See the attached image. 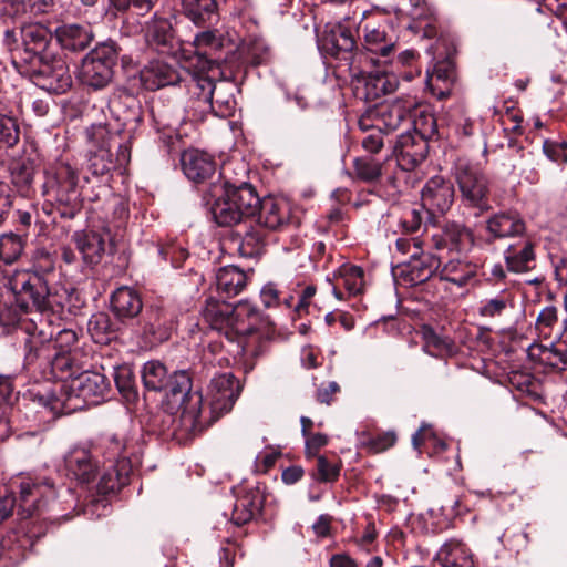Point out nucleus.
I'll return each mask as SVG.
<instances>
[{"mask_svg": "<svg viewBox=\"0 0 567 567\" xmlns=\"http://www.w3.org/2000/svg\"><path fill=\"white\" fill-rule=\"evenodd\" d=\"M43 265H33L30 270L17 271L10 280V289L20 310L25 313L34 309L40 315H54L65 306L76 307L72 298L78 299L74 288L53 284L54 264L50 255L42 258Z\"/></svg>", "mask_w": 567, "mask_h": 567, "instance_id": "1", "label": "nucleus"}, {"mask_svg": "<svg viewBox=\"0 0 567 567\" xmlns=\"http://www.w3.org/2000/svg\"><path fill=\"white\" fill-rule=\"evenodd\" d=\"M111 390L107 378L99 372L82 371L59 390L43 386L31 390L32 401L48 408L54 414H71L102 402Z\"/></svg>", "mask_w": 567, "mask_h": 567, "instance_id": "2", "label": "nucleus"}, {"mask_svg": "<svg viewBox=\"0 0 567 567\" xmlns=\"http://www.w3.org/2000/svg\"><path fill=\"white\" fill-rule=\"evenodd\" d=\"M78 172L66 163L59 164L53 173H47L42 195L48 199L42 205L45 215L56 214L62 219H74L83 209V198L78 188Z\"/></svg>", "mask_w": 567, "mask_h": 567, "instance_id": "3", "label": "nucleus"}, {"mask_svg": "<svg viewBox=\"0 0 567 567\" xmlns=\"http://www.w3.org/2000/svg\"><path fill=\"white\" fill-rule=\"evenodd\" d=\"M192 389L193 381L189 372L178 370L169 374L167 386L163 392L181 412L179 422L184 430L196 434L205 429L206 421L202 419L203 396Z\"/></svg>", "mask_w": 567, "mask_h": 567, "instance_id": "4", "label": "nucleus"}, {"mask_svg": "<svg viewBox=\"0 0 567 567\" xmlns=\"http://www.w3.org/2000/svg\"><path fill=\"white\" fill-rule=\"evenodd\" d=\"M45 340H29V351L25 360L29 364H37L38 368H49L51 378L69 383L73 378L83 371L81 361L82 352H52L51 343Z\"/></svg>", "mask_w": 567, "mask_h": 567, "instance_id": "5", "label": "nucleus"}, {"mask_svg": "<svg viewBox=\"0 0 567 567\" xmlns=\"http://www.w3.org/2000/svg\"><path fill=\"white\" fill-rule=\"evenodd\" d=\"M196 55L193 60L202 71H215L221 63L234 64L238 44L218 30H205L194 38Z\"/></svg>", "mask_w": 567, "mask_h": 567, "instance_id": "6", "label": "nucleus"}, {"mask_svg": "<svg viewBox=\"0 0 567 567\" xmlns=\"http://www.w3.org/2000/svg\"><path fill=\"white\" fill-rule=\"evenodd\" d=\"M60 496L69 498L71 505L74 503V495L71 488L63 487L56 491L51 478L28 477L20 483L18 515L22 519L30 518L40 513L48 501L52 502V509L58 512L55 498Z\"/></svg>", "mask_w": 567, "mask_h": 567, "instance_id": "7", "label": "nucleus"}, {"mask_svg": "<svg viewBox=\"0 0 567 567\" xmlns=\"http://www.w3.org/2000/svg\"><path fill=\"white\" fill-rule=\"evenodd\" d=\"M18 72L40 89L53 94L66 93L73 84L69 65L58 53L39 60Z\"/></svg>", "mask_w": 567, "mask_h": 567, "instance_id": "8", "label": "nucleus"}, {"mask_svg": "<svg viewBox=\"0 0 567 567\" xmlns=\"http://www.w3.org/2000/svg\"><path fill=\"white\" fill-rule=\"evenodd\" d=\"M455 179L462 205L474 209L476 217L492 208L488 198L489 181L480 168L468 164H460L455 168Z\"/></svg>", "mask_w": 567, "mask_h": 567, "instance_id": "9", "label": "nucleus"}, {"mask_svg": "<svg viewBox=\"0 0 567 567\" xmlns=\"http://www.w3.org/2000/svg\"><path fill=\"white\" fill-rule=\"evenodd\" d=\"M117 62V49L114 42H105L94 48L82 61L80 79L83 84L101 90L107 86Z\"/></svg>", "mask_w": 567, "mask_h": 567, "instance_id": "10", "label": "nucleus"}, {"mask_svg": "<svg viewBox=\"0 0 567 567\" xmlns=\"http://www.w3.org/2000/svg\"><path fill=\"white\" fill-rule=\"evenodd\" d=\"M53 34L48 27L41 23L22 24L20 28L22 49L14 54L13 61L17 71L56 53L52 42Z\"/></svg>", "mask_w": 567, "mask_h": 567, "instance_id": "11", "label": "nucleus"}, {"mask_svg": "<svg viewBox=\"0 0 567 567\" xmlns=\"http://www.w3.org/2000/svg\"><path fill=\"white\" fill-rule=\"evenodd\" d=\"M176 327L177 321L173 310L152 305L146 308L142 317V338L150 346L159 344L171 339Z\"/></svg>", "mask_w": 567, "mask_h": 567, "instance_id": "12", "label": "nucleus"}, {"mask_svg": "<svg viewBox=\"0 0 567 567\" xmlns=\"http://www.w3.org/2000/svg\"><path fill=\"white\" fill-rule=\"evenodd\" d=\"M240 392L241 384L230 372L217 374L210 380L207 395L215 419L233 409Z\"/></svg>", "mask_w": 567, "mask_h": 567, "instance_id": "13", "label": "nucleus"}, {"mask_svg": "<svg viewBox=\"0 0 567 567\" xmlns=\"http://www.w3.org/2000/svg\"><path fill=\"white\" fill-rule=\"evenodd\" d=\"M174 17L154 13L143 25L144 40L148 48L159 52H173L179 45V39L173 23Z\"/></svg>", "mask_w": 567, "mask_h": 567, "instance_id": "14", "label": "nucleus"}, {"mask_svg": "<svg viewBox=\"0 0 567 567\" xmlns=\"http://www.w3.org/2000/svg\"><path fill=\"white\" fill-rule=\"evenodd\" d=\"M355 33L354 23L346 19L324 31L320 47L330 56L346 60L357 49Z\"/></svg>", "mask_w": 567, "mask_h": 567, "instance_id": "15", "label": "nucleus"}, {"mask_svg": "<svg viewBox=\"0 0 567 567\" xmlns=\"http://www.w3.org/2000/svg\"><path fill=\"white\" fill-rule=\"evenodd\" d=\"M109 111L123 130L134 131L143 121L140 101L126 89L116 90L109 100Z\"/></svg>", "mask_w": 567, "mask_h": 567, "instance_id": "16", "label": "nucleus"}, {"mask_svg": "<svg viewBox=\"0 0 567 567\" xmlns=\"http://www.w3.org/2000/svg\"><path fill=\"white\" fill-rule=\"evenodd\" d=\"M398 165L406 172L414 169L425 161L429 154V143L417 134L406 132L401 134L393 146Z\"/></svg>", "mask_w": 567, "mask_h": 567, "instance_id": "17", "label": "nucleus"}, {"mask_svg": "<svg viewBox=\"0 0 567 567\" xmlns=\"http://www.w3.org/2000/svg\"><path fill=\"white\" fill-rule=\"evenodd\" d=\"M256 216L259 227L269 230H281L290 225H299V219L292 215L291 206L286 200L260 199Z\"/></svg>", "mask_w": 567, "mask_h": 567, "instance_id": "18", "label": "nucleus"}, {"mask_svg": "<svg viewBox=\"0 0 567 567\" xmlns=\"http://www.w3.org/2000/svg\"><path fill=\"white\" fill-rule=\"evenodd\" d=\"M357 95L365 101H375L383 95L393 93L399 81L393 73L373 70L353 80Z\"/></svg>", "mask_w": 567, "mask_h": 567, "instance_id": "19", "label": "nucleus"}, {"mask_svg": "<svg viewBox=\"0 0 567 567\" xmlns=\"http://www.w3.org/2000/svg\"><path fill=\"white\" fill-rule=\"evenodd\" d=\"M454 186L443 176L435 175L431 177L422 189V207L430 213H445L447 212L454 200Z\"/></svg>", "mask_w": 567, "mask_h": 567, "instance_id": "20", "label": "nucleus"}, {"mask_svg": "<svg viewBox=\"0 0 567 567\" xmlns=\"http://www.w3.org/2000/svg\"><path fill=\"white\" fill-rule=\"evenodd\" d=\"M107 240H110V234L106 230L84 229L72 235V241L81 254L83 262L90 267L102 261Z\"/></svg>", "mask_w": 567, "mask_h": 567, "instance_id": "21", "label": "nucleus"}, {"mask_svg": "<svg viewBox=\"0 0 567 567\" xmlns=\"http://www.w3.org/2000/svg\"><path fill=\"white\" fill-rule=\"evenodd\" d=\"M457 81V72L454 60L446 56L435 62L432 71L426 72V85L437 100H446L453 95Z\"/></svg>", "mask_w": 567, "mask_h": 567, "instance_id": "22", "label": "nucleus"}, {"mask_svg": "<svg viewBox=\"0 0 567 567\" xmlns=\"http://www.w3.org/2000/svg\"><path fill=\"white\" fill-rule=\"evenodd\" d=\"M181 165L185 176L196 184L209 181L216 174L217 168L215 158L197 148L184 151L181 154Z\"/></svg>", "mask_w": 567, "mask_h": 567, "instance_id": "23", "label": "nucleus"}, {"mask_svg": "<svg viewBox=\"0 0 567 567\" xmlns=\"http://www.w3.org/2000/svg\"><path fill=\"white\" fill-rule=\"evenodd\" d=\"M485 229L494 239L522 237L526 231V223L515 209L499 210L486 219Z\"/></svg>", "mask_w": 567, "mask_h": 567, "instance_id": "24", "label": "nucleus"}, {"mask_svg": "<svg viewBox=\"0 0 567 567\" xmlns=\"http://www.w3.org/2000/svg\"><path fill=\"white\" fill-rule=\"evenodd\" d=\"M432 244L436 250L461 252L473 245V231L463 224L449 221L432 235Z\"/></svg>", "mask_w": 567, "mask_h": 567, "instance_id": "25", "label": "nucleus"}, {"mask_svg": "<svg viewBox=\"0 0 567 567\" xmlns=\"http://www.w3.org/2000/svg\"><path fill=\"white\" fill-rule=\"evenodd\" d=\"M182 78L176 68L162 60H152L140 71V81L147 91L176 85Z\"/></svg>", "mask_w": 567, "mask_h": 567, "instance_id": "26", "label": "nucleus"}, {"mask_svg": "<svg viewBox=\"0 0 567 567\" xmlns=\"http://www.w3.org/2000/svg\"><path fill=\"white\" fill-rule=\"evenodd\" d=\"M110 309L120 322L126 323L142 313L143 299L134 288L122 286L112 292Z\"/></svg>", "mask_w": 567, "mask_h": 567, "instance_id": "27", "label": "nucleus"}, {"mask_svg": "<svg viewBox=\"0 0 567 567\" xmlns=\"http://www.w3.org/2000/svg\"><path fill=\"white\" fill-rule=\"evenodd\" d=\"M214 190H224L228 199L235 203L250 221L256 217L260 206V197L251 184L233 185L225 182L220 185L214 184Z\"/></svg>", "mask_w": 567, "mask_h": 567, "instance_id": "28", "label": "nucleus"}, {"mask_svg": "<svg viewBox=\"0 0 567 567\" xmlns=\"http://www.w3.org/2000/svg\"><path fill=\"white\" fill-rule=\"evenodd\" d=\"M270 324L268 317H265L255 306L248 301H239L234 306V333L238 336H250Z\"/></svg>", "mask_w": 567, "mask_h": 567, "instance_id": "29", "label": "nucleus"}, {"mask_svg": "<svg viewBox=\"0 0 567 567\" xmlns=\"http://www.w3.org/2000/svg\"><path fill=\"white\" fill-rule=\"evenodd\" d=\"M64 465L68 474L81 483L91 482L97 472V462L91 451L83 446L72 447L64 456Z\"/></svg>", "mask_w": 567, "mask_h": 567, "instance_id": "30", "label": "nucleus"}, {"mask_svg": "<svg viewBox=\"0 0 567 567\" xmlns=\"http://www.w3.org/2000/svg\"><path fill=\"white\" fill-rule=\"evenodd\" d=\"M0 326L3 327L7 333L21 330L32 337V340H50L53 337L52 332L45 333L33 318H28L13 307H6L0 311Z\"/></svg>", "mask_w": 567, "mask_h": 567, "instance_id": "31", "label": "nucleus"}, {"mask_svg": "<svg viewBox=\"0 0 567 567\" xmlns=\"http://www.w3.org/2000/svg\"><path fill=\"white\" fill-rule=\"evenodd\" d=\"M265 495L258 486L245 491L237 497L231 520L237 526L245 525L261 514Z\"/></svg>", "mask_w": 567, "mask_h": 567, "instance_id": "32", "label": "nucleus"}, {"mask_svg": "<svg viewBox=\"0 0 567 567\" xmlns=\"http://www.w3.org/2000/svg\"><path fill=\"white\" fill-rule=\"evenodd\" d=\"M54 37L63 50L80 52L91 44L93 32L85 24L65 23L55 29Z\"/></svg>", "mask_w": 567, "mask_h": 567, "instance_id": "33", "label": "nucleus"}, {"mask_svg": "<svg viewBox=\"0 0 567 567\" xmlns=\"http://www.w3.org/2000/svg\"><path fill=\"white\" fill-rule=\"evenodd\" d=\"M133 472L131 458H118L116 463H110L97 483L100 494H110L121 491L128 484L130 475Z\"/></svg>", "mask_w": 567, "mask_h": 567, "instance_id": "34", "label": "nucleus"}, {"mask_svg": "<svg viewBox=\"0 0 567 567\" xmlns=\"http://www.w3.org/2000/svg\"><path fill=\"white\" fill-rule=\"evenodd\" d=\"M372 115H374L377 128L384 133L398 130L403 122H411L410 112L402 101L377 105L372 110Z\"/></svg>", "mask_w": 567, "mask_h": 567, "instance_id": "35", "label": "nucleus"}, {"mask_svg": "<svg viewBox=\"0 0 567 567\" xmlns=\"http://www.w3.org/2000/svg\"><path fill=\"white\" fill-rule=\"evenodd\" d=\"M205 320L210 327L224 331L228 339L234 333V306L225 301L209 298L203 311Z\"/></svg>", "mask_w": 567, "mask_h": 567, "instance_id": "36", "label": "nucleus"}, {"mask_svg": "<svg viewBox=\"0 0 567 567\" xmlns=\"http://www.w3.org/2000/svg\"><path fill=\"white\" fill-rule=\"evenodd\" d=\"M212 196L215 197L212 204V214L214 220L221 227H230L240 223L250 221L243 210L235 203L228 199L224 190H214L212 187Z\"/></svg>", "mask_w": 567, "mask_h": 567, "instance_id": "37", "label": "nucleus"}, {"mask_svg": "<svg viewBox=\"0 0 567 567\" xmlns=\"http://www.w3.org/2000/svg\"><path fill=\"white\" fill-rule=\"evenodd\" d=\"M189 80L187 81V90L189 94L198 102L204 104V109H212L216 92V84L210 71H202L196 63L190 64Z\"/></svg>", "mask_w": 567, "mask_h": 567, "instance_id": "38", "label": "nucleus"}, {"mask_svg": "<svg viewBox=\"0 0 567 567\" xmlns=\"http://www.w3.org/2000/svg\"><path fill=\"white\" fill-rule=\"evenodd\" d=\"M434 561L440 567H475L471 550L464 543L454 538L441 546Z\"/></svg>", "mask_w": 567, "mask_h": 567, "instance_id": "39", "label": "nucleus"}, {"mask_svg": "<svg viewBox=\"0 0 567 567\" xmlns=\"http://www.w3.org/2000/svg\"><path fill=\"white\" fill-rule=\"evenodd\" d=\"M32 546L27 535L18 532L8 534L0 543V567H17L24 560L27 548Z\"/></svg>", "mask_w": 567, "mask_h": 567, "instance_id": "40", "label": "nucleus"}, {"mask_svg": "<svg viewBox=\"0 0 567 567\" xmlns=\"http://www.w3.org/2000/svg\"><path fill=\"white\" fill-rule=\"evenodd\" d=\"M504 256L509 271L526 272L534 268L535 244L528 238H523L518 243L509 245Z\"/></svg>", "mask_w": 567, "mask_h": 567, "instance_id": "41", "label": "nucleus"}, {"mask_svg": "<svg viewBox=\"0 0 567 567\" xmlns=\"http://www.w3.org/2000/svg\"><path fill=\"white\" fill-rule=\"evenodd\" d=\"M249 275L239 267L229 265L218 269L216 274V287L224 298L239 295L247 286Z\"/></svg>", "mask_w": 567, "mask_h": 567, "instance_id": "42", "label": "nucleus"}, {"mask_svg": "<svg viewBox=\"0 0 567 567\" xmlns=\"http://www.w3.org/2000/svg\"><path fill=\"white\" fill-rule=\"evenodd\" d=\"M412 262L409 270V281L411 285H420L431 279L441 270V258L433 254H425L422 249L411 254Z\"/></svg>", "mask_w": 567, "mask_h": 567, "instance_id": "43", "label": "nucleus"}, {"mask_svg": "<svg viewBox=\"0 0 567 567\" xmlns=\"http://www.w3.org/2000/svg\"><path fill=\"white\" fill-rule=\"evenodd\" d=\"M514 307V292L508 289H504L498 293L482 300L477 312L483 318L499 320L511 313Z\"/></svg>", "mask_w": 567, "mask_h": 567, "instance_id": "44", "label": "nucleus"}, {"mask_svg": "<svg viewBox=\"0 0 567 567\" xmlns=\"http://www.w3.org/2000/svg\"><path fill=\"white\" fill-rule=\"evenodd\" d=\"M420 333L424 342L423 350L430 355L443 358L456 352L455 342L450 337L437 333L431 326L423 324Z\"/></svg>", "mask_w": 567, "mask_h": 567, "instance_id": "45", "label": "nucleus"}, {"mask_svg": "<svg viewBox=\"0 0 567 567\" xmlns=\"http://www.w3.org/2000/svg\"><path fill=\"white\" fill-rule=\"evenodd\" d=\"M477 265L465 259H451L440 270V279L464 287L477 274Z\"/></svg>", "mask_w": 567, "mask_h": 567, "instance_id": "46", "label": "nucleus"}, {"mask_svg": "<svg viewBox=\"0 0 567 567\" xmlns=\"http://www.w3.org/2000/svg\"><path fill=\"white\" fill-rule=\"evenodd\" d=\"M529 357L551 370L559 372L567 371V351H564L563 348L555 342H553L550 347L543 344L532 346L529 348Z\"/></svg>", "mask_w": 567, "mask_h": 567, "instance_id": "47", "label": "nucleus"}, {"mask_svg": "<svg viewBox=\"0 0 567 567\" xmlns=\"http://www.w3.org/2000/svg\"><path fill=\"white\" fill-rule=\"evenodd\" d=\"M184 14L196 25H204L218 20L216 0H182Z\"/></svg>", "mask_w": 567, "mask_h": 567, "instance_id": "48", "label": "nucleus"}, {"mask_svg": "<svg viewBox=\"0 0 567 567\" xmlns=\"http://www.w3.org/2000/svg\"><path fill=\"white\" fill-rule=\"evenodd\" d=\"M514 168L517 169L519 176L530 185L538 184L542 173L548 174L550 171L546 159L533 152L523 153L519 165Z\"/></svg>", "mask_w": 567, "mask_h": 567, "instance_id": "49", "label": "nucleus"}, {"mask_svg": "<svg viewBox=\"0 0 567 567\" xmlns=\"http://www.w3.org/2000/svg\"><path fill=\"white\" fill-rule=\"evenodd\" d=\"M364 49L372 54H380L382 58H388L395 49V42L392 37H389L381 27L364 28Z\"/></svg>", "mask_w": 567, "mask_h": 567, "instance_id": "50", "label": "nucleus"}, {"mask_svg": "<svg viewBox=\"0 0 567 567\" xmlns=\"http://www.w3.org/2000/svg\"><path fill=\"white\" fill-rule=\"evenodd\" d=\"M353 178L355 181L375 184L383 174V163L369 156H358L353 159Z\"/></svg>", "mask_w": 567, "mask_h": 567, "instance_id": "51", "label": "nucleus"}, {"mask_svg": "<svg viewBox=\"0 0 567 567\" xmlns=\"http://www.w3.org/2000/svg\"><path fill=\"white\" fill-rule=\"evenodd\" d=\"M144 388L153 392H163L167 386L169 373L166 367L156 360L147 361L142 368Z\"/></svg>", "mask_w": 567, "mask_h": 567, "instance_id": "52", "label": "nucleus"}, {"mask_svg": "<svg viewBox=\"0 0 567 567\" xmlns=\"http://www.w3.org/2000/svg\"><path fill=\"white\" fill-rule=\"evenodd\" d=\"M380 54H372L367 49L359 50L358 48L351 51V54L344 60L349 64V70L352 79H357L363 74L371 73L379 62Z\"/></svg>", "mask_w": 567, "mask_h": 567, "instance_id": "53", "label": "nucleus"}, {"mask_svg": "<svg viewBox=\"0 0 567 567\" xmlns=\"http://www.w3.org/2000/svg\"><path fill=\"white\" fill-rule=\"evenodd\" d=\"M268 58V49L258 42L238 44L237 56L233 65L258 66L264 64Z\"/></svg>", "mask_w": 567, "mask_h": 567, "instance_id": "54", "label": "nucleus"}, {"mask_svg": "<svg viewBox=\"0 0 567 567\" xmlns=\"http://www.w3.org/2000/svg\"><path fill=\"white\" fill-rule=\"evenodd\" d=\"M101 447L103 449L104 457L110 463H116L118 458L128 457L132 454L131 447L127 444V439L124 434H110L102 439Z\"/></svg>", "mask_w": 567, "mask_h": 567, "instance_id": "55", "label": "nucleus"}, {"mask_svg": "<svg viewBox=\"0 0 567 567\" xmlns=\"http://www.w3.org/2000/svg\"><path fill=\"white\" fill-rule=\"evenodd\" d=\"M118 330L115 322L105 312L93 315L89 321V331L95 342L106 343Z\"/></svg>", "mask_w": 567, "mask_h": 567, "instance_id": "56", "label": "nucleus"}, {"mask_svg": "<svg viewBox=\"0 0 567 567\" xmlns=\"http://www.w3.org/2000/svg\"><path fill=\"white\" fill-rule=\"evenodd\" d=\"M50 331L49 333H51ZM53 337L50 340H45L44 343H50L53 341V346H51L52 352H82L78 347L79 334L78 331L71 328H65L59 330L55 334L52 332Z\"/></svg>", "mask_w": 567, "mask_h": 567, "instance_id": "57", "label": "nucleus"}, {"mask_svg": "<svg viewBox=\"0 0 567 567\" xmlns=\"http://www.w3.org/2000/svg\"><path fill=\"white\" fill-rule=\"evenodd\" d=\"M20 140V127L16 117L0 113V151L14 147Z\"/></svg>", "mask_w": 567, "mask_h": 567, "instance_id": "58", "label": "nucleus"}, {"mask_svg": "<svg viewBox=\"0 0 567 567\" xmlns=\"http://www.w3.org/2000/svg\"><path fill=\"white\" fill-rule=\"evenodd\" d=\"M342 285L349 296H357L363 290V269L359 266L343 265L339 269Z\"/></svg>", "mask_w": 567, "mask_h": 567, "instance_id": "59", "label": "nucleus"}, {"mask_svg": "<svg viewBox=\"0 0 567 567\" xmlns=\"http://www.w3.org/2000/svg\"><path fill=\"white\" fill-rule=\"evenodd\" d=\"M23 250L20 236L16 234H3L0 237V259L6 264L16 261Z\"/></svg>", "mask_w": 567, "mask_h": 567, "instance_id": "60", "label": "nucleus"}, {"mask_svg": "<svg viewBox=\"0 0 567 567\" xmlns=\"http://www.w3.org/2000/svg\"><path fill=\"white\" fill-rule=\"evenodd\" d=\"M412 133L417 134L429 143V141L437 135V122L435 115L430 112H420L413 120Z\"/></svg>", "mask_w": 567, "mask_h": 567, "instance_id": "61", "label": "nucleus"}, {"mask_svg": "<svg viewBox=\"0 0 567 567\" xmlns=\"http://www.w3.org/2000/svg\"><path fill=\"white\" fill-rule=\"evenodd\" d=\"M264 234L259 228H249L245 231L243 240L238 247V252L243 257H255L259 254Z\"/></svg>", "mask_w": 567, "mask_h": 567, "instance_id": "62", "label": "nucleus"}, {"mask_svg": "<svg viewBox=\"0 0 567 567\" xmlns=\"http://www.w3.org/2000/svg\"><path fill=\"white\" fill-rule=\"evenodd\" d=\"M558 323V310L554 306L542 309L538 313L535 328L539 336L545 339L551 338L553 329Z\"/></svg>", "mask_w": 567, "mask_h": 567, "instance_id": "63", "label": "nucleus"}, {"mask_svg": "<svg viewBox=\"0 0 567 567\" xmlns=\"http://www.w3.org/2000/svg\"><path fill=\"white\" fill-rule=\"evenodd\" d=\"M545 157L558 166L567 164V142L545 140L543 143Z\"/></svg>", "mask_w": 567, "mask_h": 567, "instance_id": "64", "label": "nucleus"}]
</instances>
